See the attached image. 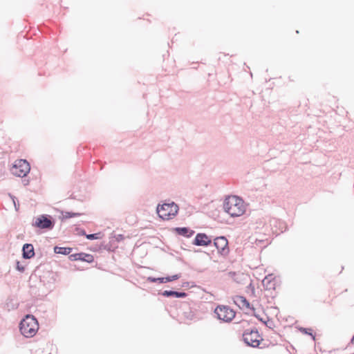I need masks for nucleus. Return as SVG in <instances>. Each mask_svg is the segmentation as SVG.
Masks as SVG:
<instances>
[{
	"mask_svg": "<svg viewBox=\"0 0 354 354\" xmlns=\"http://www.w3.org/2000/svg\"><path fill=\"white\" fill-rule=\"evenodd\" d=\"M16 269L21 272H24L25 270V267L21 265L19 261H17Z\"/></svg>",
	"mask_w": 354,
	"mask_h": 354,
	"instance_id": "obj_23",
	"label": "nucleus"
},
{
	"mask_svg": "<svg viewBox=\"0 0 354 354\" xmlns=\"http://www.w3.org/2000/svg\"><path fill=\"white\" fill-rule=\"evenodd\" d=\"M299 330L300 332H301L302 333L304 334H306V335H308L310 336H311L313 340H315V335L313 334V332H312V329L311 328H304V327H299Z\"/></svg>",
	"mask_w": 354,
	"mask_h": 354,
	"instance_id": "obj_17",
	"label": "nucleus"
},
{
	"mask_svg": "<svg viewBox=\"0 0 354 354\" xmlns=\"http://www.w3.org/2000/svg\"><path fill=\"white\" fill-rule=\"evenodd\" d=\"M179 208L174 202L165 203L162 205H158L157 207V213L163 220H169L178 214Z\"/></svg>",
	"mask_w": 354,
	"mask_h": 354,
	"instance_id": "obj_3",
	"label": "nucleus"
},
{
	"mask_svg": "<svg viewBox=\"0 0 354 354\" xmlns=\"http://www.w3.org/2000/svg\"><path fill=\"white\" fill-rule=\"evenodd\" d=\"M80 253L72 254L69 256L71 261H79L80 259Z\"/></svg>",
	"mask_w": 354,
	"mask_h": 354,
	"instance_id": "obj_22",
	"label": "nucleus"
},
{
	"mask_svg": "<svg viewBox=\"0 0 354 354\" xmlns=\"http://www.w3.org/2000/svg\"><path fill=\"white\" fill-rule=\"evenodd\" d=\"M123 239V235H122V234H119V235L118 236V237H117V240H118V241H120V240H121V239Z\"/></svg>",
	"mask_w": 354,
	"mask_h": 354,
	"instance_id": "obj_28",
	"label": "nucleus"
},
{
	"mask_svg": "<svg viewBox=\"0 0 354 354\" xmlns=\"http://www.w3.org/2000/svg\"><path fill=\"white\" fill-rule=\"evenodd\" d=\"M173 230L177 234L183 236L186 238L192 237L195 233L194 230L187 227H177L174 228Z\"/></svg>",
	"mask_w": 354,
	"mask_h": 354,
	"instance_id": "obj_12",
	"label": "nucleus"
},
{
	"mask_svg": "<svg viewBox=\"0 0 354 354\" xmlns=\"http://www.w3.org/2000/svg\"><path fill=\"white\" fill-rule=\"evenodd\" d=\"M71 251H72V248H71L59 247V246H55L54 248V252L56 254L67 255V254H69Z\"/></svg>",
	"mask_w": 354,
	"mask_h": 354,
	"instance_id": "obj_15",
	"label": "nucleus"
},
{
	"mask_svg": "<svg viewBox=\"0 0 354 354\" xmlns=\"http://www.w3.org/2000/svg\"><path fill=\"white\" fill-rule=\"evenodd\" d=\"M38 328L37 320L32 315H27L19 324L20 332L26 337H33Z\"/></svg>",
	"mask_w": 354,
	"mask_h": 354,
	"instance_id": "obj_2",
	"label": "nucleus"
},
{
	"mask_svg": "<svg viewBox=\"0 0 354 354\" xmlns=\"http://www.w3.org/2000/svg\"><path fill=\"white\" fill-rule=\"evenodd\" d=\"M86 238L88 240H95L102 238L101 233L88 234H86Z\"/></svg>",
	"mask_w": 354,
	"mask_h": 354,
	"instance_id": "obj_20",
	"label": "nucleus"
},
{
	"mask_svg": "<svg viewBox=\"0 0 354 354\" xmlns=\"http://www.w3.org/2000/svg\"><path fill=\"white\" fill-rule=\"evenodd\" d=\"M244 308H246L248 309H250V310H254V308L251 306V305H250V302L248 301H247L246 304H245Z\"/></svg>",
	"mask_w": 354,
	"mask_h": 354,
	"instance_id": "obj_25",
	"label": "nucleus"
},
{
	"mask_svg": "<svg viewBox=\"0 0 354 354\" xmlns=\"http://www.w3.org/2000/svg\"><path fill=\"white\" fill-rule=\"evenodd\" d=\"M254 315L255 317H257L262 323H263V322L266 321L263 318H261L259 315H257V314L254 313Z\"/></svg>",
	"mask_w": 354,
	"mask_h": 354,
	"instance_id": "obj_27",
	"label": "nucleus"
},
{
	"mask_svg": "<svg viewBox=\"0 0 354 354\" xmlns=\"http://www.w3.org/2000/svg\"><path fill=\"white\" fill-rule=\"evenodd\" d=\"M247 299L241 295H236L234 297V302L240 308H243L245 304L247 302Z\"/></svg>",
	"mask_w": 354,
	"mask_h": 354,
	"instance_id": "obj_14",
	"label": "nucleus"
},
{
	"mask_svg": "<svg viewBox=\"0 0 354 354\" xmlns=\"http://www.w3.org/2000/svg\"><path fill=\"white\" fill-rule=\"evenodd\" d=\"M192 243L197 246H208L212 243V239L205 233H198Z\"/></svg>",
	"mask_w": 354,
	"mask_h": 354,
	"instance_id": "obj_10",
	"label": "nucleus"
},
{
	"mask_svg": "<svg viewBox=\"0 0 354 354\" xmlns=\"http://www.w3.org/2000/svg\"><path fill=\"white\" fill-rule=\"evenodd\" d=\"M214 245L218 253L227 255L229 253L228 241L225 236H218L214 239Z\"/></svg>",
	"mask_w": 354,
	"mask_h": 354,
	"instance_id": "obj_8",
	"label": "nucleus"
},
{
	"mask_svg": "<svg viewBox=\"0 0 354 354\" xmlns=\"http://www.w3.org/2000/svg\"><path fill=\"white\" fill-rule=\"evenodd\" d=\"M223 208L225 212L232 217L241 216L245 212V207L242 199L232 196L224 202Z\"/></svg>",
	"mask_w": 354,
	"mask_h": 354,
	"instance_id": "obj_1",
	"label": "nucleus"
},
{
	"mask_svg": "<svg viewBox=\"0 0 354 354\" xmlns=\"http://www.w3.org/2000/svg\"><path fill=\"white\" fill-rule=\"evenodd\" d=\"M55 221L54 218L48 214H41L39 216L35 223L34 226L44 230H52L55 226Z\"/></svg>",
	"mask_w": 354,
	"mask_h": 354,
	"instance_id": "obj_6",
	"label": "nucleus"
},
{
	"mask_svg": "<svg viewBox=\"0 0 354 354\" xmlns=\"http://www.w3.org/2000/svg\"><path fill=\"white\" fill-rule=\"evenodd\" d=\"M351 342L354 344V335L353 336V337L351 338Z\"/></svg>",
	"mask_w": 354,
	"mask_h": 354,
	"instance_id": "obj_30",
	"label": "nucleus"
},
{
	"mask_svg": "<svg viewBox=\"0 0 354 354\" xmlns=\"http://www.w3.org/2000/svg\"><path fill=\"white\" fill-rule=\"evenodd\" d=\"M80 234H82V235H84L85 236H86V232H85V231H84V230H81Z\"/></svg>",
	"mask_w": 354,
	"mask_h": 354,
	"instance_id": "obj_29",
	"label": "nucleus"
},
{
	"mask_svg": "<svg viewBox=\"0 0 354 354\" xmlns=\"http://www.w3.org/2000/svg\"><path fill=\"white\" fill-rule=\"evenodd\" d=\"M243 339L248 346L254 348L258 347L262 340L258 330L255 328L250 330H245L243 334Z\"/></svg>",
	"mask_w": 354,
	"mask_h": 354,
	"instance_id": "obj_4",
	"label": "nucleus"
},
{
	"mask_svg": "<svg viewBox=\"0 0 354 354\" xmlns=\"http://www.w3.org/2000/svg\"><path fill=\"white\" fill-rule=\"evenodd\" d=\"M63 214V219H68L73 217H77L80 216V213H75V212H66Z\"/></svg>",
	"mask_w": 354,
	"mask_h": 354,
	"instance_id": "obj_18",
	"label": "nucleus"
},
{
	"mask_svg": "<svg viewBox=\"0 0 354 354\" xmlns=\"http://www.w3.org/2000/svg\"><path fill=\"white\" fill-rule=\"evenodd\" d=\"M268 279V277H265V279H263V282L265 283L266 280Z\"/></svg>",
	"mask_w": 354,
	"mask_h": 354,
	"instance_id": "obj_31",
	"label": "nucleus"
},
{
	"mask_svg": "<svg viewBox=\"0 0 354 354\" xmlns=\"http://www.w3.org/2000/svg\"><path fill=\"white\" fill-rule=\"evenodd\" d=\"M162 295L166 297L185 298L187 296V293L171 290L163 291Z\"/></svg>",
	"mask_w": 354,
	"mask_h": 354,
	"instance_id": "obj_13",
	"label": "nucleus"
},
{
	"mask_svg": "<svg viewBox=\"0 0 354 354\" xmlns=\"http://www.w3.org/2000/svg\"><path fill=\"white\" fill-rule=\"evenodd\" d=\"M30 167L26 160H19L12 169V173L19 177L26 176L30 171Z\"/></svg>",
	"mask_w": 354,
	"mask_h": 354,
	"instance_id": "obj_7",
	"label": "nucleus"
},
{
	"mask_svg": "<svg viewBox=\"0 0 354 354\" xmlns=\"http://www.w3.org/2000/svg\"><path fill=\"white\" fill-rule=\"evenodd\" d=\"M35 256L34 247L31 243H25L22 247V257L25 259H30Z\"/></svg>",
	"mask_w": 354,
	"mask_h": 354,
	"instance_id": "obj_11",
	"label": "nucleus"
},
{
	"mask_svg": "<svg viewBox=\"0 0 354 354\" xmlns=\"http://www.w3.org/2000/svg\"><path fill=\"white\" fill-rule=\"evenodd\" d=\"M80 259L79 261H84L86 263H92L94 261V257L92 254L80 252Z\"/></svg>",
	"mask_w": 354,
	"mask_h": 354,
	"instance_id": "obj_16",
	"label": "nucleus"
},
{
	"mask_svg": "<svg viewBox=\"0 0 354 354\" xmlns=\"http://www.w3.org/2000/svg\"><path fill=\"white\" fill-rule=\"evenodd\" d=\"M9 196H10V197L12 198V200L13 201L15 209L18 210L19 207V203L17 204V203H16V198L15 196H12L10 194H9Z\"/></svg>",
	"mask_w": 354,
	"mask_h": 354,
	"instance_id": "obj_24",
	"label": "nucleus"
},
{
	"mask_svg": "<svg viewBox=\"0 0 354 354\" xmlns=\"http://www.w3.org/2000/svg\"><path fill=\"white\" fill-rule=\"evenodd\" d=\"M40 283L48 288H51L55 281V274L52 271L44 272L42 275L39 276Z\"/></svg>",
	"mask_w": 354,
	"mask_h": 354,
	"instance_id": "obj_9",
	"label": "nucleus"
},
{
	"mask_svg": "<svg viewBox=\"0 0 354 354\" xmlns=\"http://www.w3.org/2000/svg\"><path fill=\"white\" fill-rule=\"evenodd\" d=\"M263 324H264L267 327H268L269 328H272V321H270V320L265 321V322H263Z\"/></svg>",
	"mask_w": 354,
	"mask_h": 354,
	"instance_id": "obj_26",
	"label": "nucleus"
},
{
	"mask_svg": "<svg viewBox=\"0 0 354 354\" xmlns=\"http://www.w3.org/2000/svg\"><path fill=\"white\" fill-rule=\"evenodd\" d=\"M216 317L225 322H229L235 317V312L227 306H218L214 310Z\"/></svg>",
	"mask_w": 354,
	"mask_h": 354,
	"instance_id": "obj_5",
	"label": "nucleus"
},
{
	"mask_svg": "<svg viewBox=\"0 0 354 354\" xmlns=\"http://www.w3.org/2000/svg\"><path fill=\"white\" fill-rule=\"evenodd\" d=\"M180 277V274H174V275H172V276H168V277H164V283H167V282H170V281H173L177 280Z\"/></svg>",
	"mask_w": 354,
	"mask_h": 354,
	"instance_id": "obj_21",
	"label": "nucleus"
},
{
	"mask_svg": "<svg viewBox=\"0 0 354 354\" xmlns=\"http://www.w3.org/2000/svg\"><path fill=\"white\" fill-rule=\"evenodd\" d=\"M147 281L151 283H164V277H149L147 278Z\"/></svg>",
	"mask_w": 354,
	"mask_h": 354,
	"instance_id": "obj_19",
	"label": "nucleus"
}]
</instances>
